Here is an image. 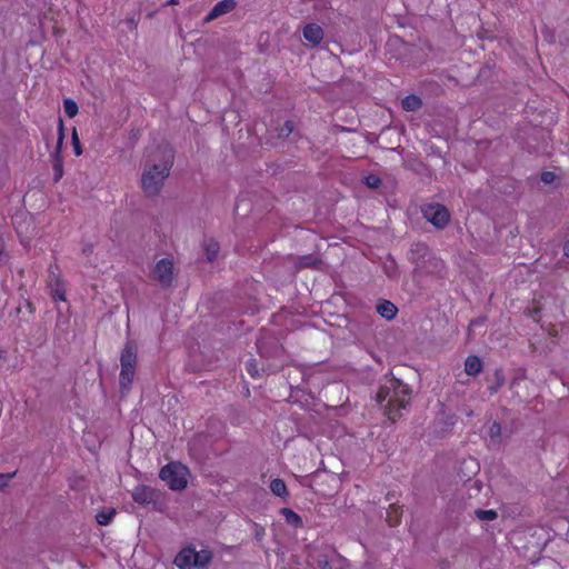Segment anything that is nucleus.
Masks as SVG:
<instances>
[{"label": "nucleus", "instance_id": "obj_11", "mask_svg": "<svg viewBox=\"0 0 569 569\" xmlns=\"http://www.w3.org/2000/svg\"><path fill=\"white\" fill-rule=\"evenodd\" d=\"M483 365L479 357L477 356H468L465 360L463 370L465 373L470 377H476L482 371Z\"/></svg>", "mask_w": 569, "mask_h": 569}, {"label": "nucleus", "instance_id": "obj_17", "mask_svg": "<svg viewBox=\"0 0 569 569\" xmlns=\"http://www.w3.org/2000/svg\"><path fill=\"white\" fill-rule=\"evenodd\" d=\"M212 555L209 550L196 551V567L203 568L210 563Z\"/></svg>", "mask_w": 569, "mask_h": 569}, {"label": "nucleus", "instance_id": "obj_24", "mask_svg": "<svg viewBox=\"0 0 569 569\" xmlns=\"http://www.w3.org/2000/svg\"><path fill=\"white\" fill-rule=\"evenodd\" d=\"M16 476V471L12 473H0V490L8 487L9 481Z\"/></svg>", "mask_w": 569, "mask_h": 569}, {"label": "nucleus", "instance_id": "obj_20", "mask_svg": "<svg viewBox=\"0 0 569 569\" xmlns=\"http://www.w3.org/2000/svg\"><path fill=\"white\" fill-rule=\"evenodd\" d=\"M63 110L69 118H73L77 116L79 109L74 100L67 98L63 100Z\"/></svg>", "mask_w": 569, "mask_h": 569}, {"label": "nucleus", "instance_id": "obj_34", "mask_svg": "<svg viewBox=\"0 0 569 569\" xmlns=\"http://www.w3.org/2000/svg\"><path fill=\"white\" fill-rule=\"evenodd\" d=\"M170 3H171V4H177V3H178V0H170Z\"/></svg>", "mask_w": 569, "mask_h": 569}, {"label": "nucleus", "instance_id": "obj_27", "mask_svg": "<svg viewBox=\"0 0 569 569\" xmlns=\"http://www.w3.org/2000/svg\"><path fill=\"white\" fill-rule=\"evenodd\" d=\"M366 183L369 188H377L380 184V179L376 176H369L366 178Z\"/></svg>", "mask_w": 569, "mask_h": 569}, {"label": "nucleus", "instance_id": "obj_33", "mask_svg": "<svg viewBox=\"0 0 569 569\" xmlns=\"http://www.w3.org/2000/svg\"><path fill=\"white\" fill-rule=\"evenodd\" d=\"M287 130H288V133L292 131V128L289 126V123H287Z\"/></svg>", "mask_w": 569, "mask_h": 569}, {"label": "nucleus", "instance_id": "obj_31", "mask_svg": "<svg viewBox=\"0 0 569 569\" xmlns=\"http://www.w3.org/2000/svg\"><path fill=\"white\" fill-rule=\"evenodd\" d=\"M53 299H54V301H64V300H66V297H64V295H63L62 292H60V291H58V290H57V291L53 293Z\"/></svg>", "mask_w": 569, "mask_h": 569}, {"label": "nucleus", "instance_id": "obj_13", "mask_svg": "<svg viewBox=\"0 0 569 569\" xmlns=\"http://www.w3.org/2000/svg\"><path fill=\"white\" fill-rule=\"evenodd\" d=\"M377 312L382 318L391 320L397 316L398 309L392 302L383 300L377 305Z\"/></svg>", "mask_w": 569, "mask_h": 569}, {"label": "nucleus", "instance_id": "obj_29", "mask_svg": "<svg viewBox=\"0 0 569 569\" xmlns=\"http://www.w3.org/2000/svg\"><path fill=\"white\" fill-rule=\"evenodd\" d=\"M208 251V259L211 260L214 258V256L218 252V244L217 243H210L207 248Z\"/></svg>", "mask_w": 569, "mask_h": 569}, {"label": "nucleus", "instance_id": "obj_6", "mask_svg": "<svg viewBox=\"0 0 569 569\" xmlns=\"http://www.w3.org/2000/svg\"><path fill=\"white\" fill-rule=\"evenodd\" d=\"M153 277L163 286H169L173 279V263L168 258L160 259L154 267Z\"/></svg>", "mask_w": 569, "mask_h": 569}, {"label": "nucleus", "instance_id": "obj_2", "mask_svg": "<svg viewBox=\"0 0 569 569\" xmlns=\"http://www.w3.org/2000/svg\"><path fill=\"white\" fill-rule=\"evenodd\" d=\"M190 470L179 461H171L159 471V478L173 491H182L188 486Z\"/></svg>", "mask_w": 569, "mask_h": 569}, {"label": "nucleus", "instance_id": "obj_15", "mask_svg": "<svg viewBox=\"0 0 569 569\" xmlns=\"http://www.w3.org/2000/svg\"><path fill=\"white\" fill-rule=\"evenodd\" d=\"M269 487H270L271 492L277 497L286 499L289 496L287 485L280 478H276V479L271 480Z\"/></svg>", "mask_w": 569, "mask_h": 569}, {"label": "nucleus", "instance_id": "obj_7", "mask_svg": "<svg viewBox=\"0 0 569 569\" xmlns=\"http://www.w3.org/2000/svg\"><path fill=\"white\" fill-rule=\"evenodd\" d=\"M196 549L191 547L183 548L176 556L173 563L179 569H193L196 568Z\"/></svg>", "mask_w": 569, "mask_h": 569}, {"label": "nucleus", "instance_id": "obj_22", "mask_svg": "<svg viewBox=\"0 0 569 569\" xmlns=\"http://www.w3.org/2000/svg\"><path fill=\"white\" fill-rule=\"evenodd\" d=\"M246 370L252 378L260 377L259 363L256 359H249L246 363Z\"/></svg>", "mask_w": 569, "mask_h": 569}, {"label": "nucleus", "instance_id": "obj_32", "mask_svg": "<svg viewBox=\"0 0 569 569\" xmlns=\"http://www.w3.org/2000/svg\"><path fill=\"white\" fill-rule=\"evenodd\" d=\"M4 362V357H3V353L0 351V367L3 365Z\"/></svg>", "mask_w": 569, "mask_h": 569}, {"label": "nucleus", "instance_id": "obj_5", "mask_svg": "<svg viewBox=\"0 0 569 569\" xmlns=\"http://www.w3.org/2000/svg\"><path fill=\"white\" fill-rule=\"evenodd\" d=\"M423 217L437 228H443L450 220V213L446 207L439 203L427 204Z\"/></svg>", "mask_w": 569, "mask_h": 569}, {"label": "nucleus", "instance_id": "obj_12", "mask_svg": "<svg viewBox=\"0 0 569 569\" xmlns=\"http://www.w3.org/2000/svg\"><path fill=\"white\" fill-rule=\"evenodd\" d=\"M402 517V507L391 503L387 509L386 521L390 527H396L400 523Z\"/></svg>", "mask_w": 569, "mask_h": 569}, {"label": "nucleus", "instance_id": "obj_14", "mask_svg": "<svg viewBox=\"0 0 569 569\" xmlns=\"http://www.w3.org/2000/svg\"><path fill=\"white\" fill-rule=\"evenodd\" d=\"M280 513L284 517L287 523L293 526L295 528H300L303 526L302 518L290 508L280 509Z\"/></svg>", "mask_w": 569, "mask_h": 569}, {"label": "nucleus", "instance_id": "obj_18", "mask_svg": "<svg viewBox=\"0 0 569 569\" xmlns=\"http://www.w3.org/2000/svg\"><path fill=\"white\" fill-rule=\"evenodd\" d=\"M116 516L114 509L99 511L96 516V520L100 526H108L113 517Z\"/></svg>", "mask_w": 569, "mask_h": 569}, {"label": "nucleus", "instance_id": "obj_23", "mask_svg": "<svg viewBox=\"0 0 569 569\" xmlns=\"http://www.w3.org/2000/svg\"><path fill=\"white\" fill-rule=\"evenodd\" d=\"M71 142H72L74 154L78 156V157L81 156L82 154V147H81L80 139H79V136H78V132H77L76 128H73V130H72Z\"/></svg>", "mask_w": 569, "mask_h": 569}, {"label": "nucleus", "instance_id": "obj_10", "mask_svg": "<svg viewBox=\"0 0 569 569\" xmlns=\"http://www.w3.org/2000/svg\"><path fill=\"white\" fill-rule=\"evenodd\" d=\"M303 38L306 41H308L311 46H318L322 39H323V30L322 28L317 23H309L303 28Z\"/></svg>", "mask_w": 569, "mask_h": 569}, {"label": "nucleus", "instance_id": "obj_28", "mask_svg": "<svg viewBox=\"0 0 569 569\" xmlns=\"http://www.w3.org/2000/svg\"><path fill=\"white\" fill-rule=\"evenodd\" d=\"M56 179L59 180L62 177V161L58 158L54 162Z\"/></svg>", "mask_w": 569, "mask_h": 569}, {"label": "nucleus", "instance_id": "obj_30", "mask_svg": "<svg viewBox=\"0 0 569 569\" xmlns=\"http://www.w3.org/2000/svg\"><path fill=\"white\" fill-rule=\"evenodd\" d=\"M563 254L569 258V233L566 236L563 246H562Z\"/></svg>", "mask_w": 569, "mask_h": 569}, {"label": "nucleus", "instance_id": "obj_9", "mask_svg": "<svg viewBox=\"0 0 569 569\" xmlns=\"http://www.w3.org/2000/svg\"><path fill=\"white\" fill-rule=\"evenodd\" d=\"M236 8L234 0H221L219 1L206 17V22H210L223 14L231 12Z\"/></svg>", "mask_w": 569, "mask_h": 569}, {"label": "nucleus", "instance_id": "obj_3", "mask_svg": "<svg viewBox=\"0 0 569 569\" xmlns=\"http://www.w3.org/2000/svg\"><path fill=\"white\" fill-rule=\"evenodd\" d=\"M138 358V348L134 343L128 342L126 343L121 357H120V385L122 388H128L134 377L136 365Z\"/></svg>", "mask_w": 569, "mask_h": 569}, {"label": "nucleus", "instance_id": "obj_21", "mask_svg": "<svg viewBox=\"0 0 569 569\" xmlns=\"http://www.w3.org/2000/svg\"><path fill=\"white\" fill-rule=\"evenodd\" d=\"M475 515L479 520H485V521H492V520L497 519V517H498L497 511L493 509H488V510L477 509L475 511Z\"/></svg>", "mask_w": 569, "mask_h": 569}, {"label": "nucleus", "instance_id": "obj_4", "mask_svg": "<svg viewBox=\"0 0 569 569\" xmlns=\"http://www.w3.org/2000/svg\"><path fill=\"white\" fill-rule=\"evenodd\" d=\"M388 398V403L385 408V415L387 418L395 422L401 417V410L407 408L408 400L405 397H400V393H376L377 403L381 405Z\"/></svg>", "mask_w": 569, "mask_h": 569}, {"label": "nucleus", "instance_id": "obj_1", "mask_svg": "<svg viewBox=\"0 0 569 569\" xmlns=\"http://www.w3.org/2000/svg\"><path fill=\"white\" fill-rule=\"evenodd\" d=\"M172 163L173 152L170 148H162L151 156L141 174V188L147 196L153 197L161 191Z\"/></svg>", "mask_w": 569, "mask_h": 569}, {"label": "nucleus", "instance_id": "obj_16", "mask_svg": "<svg viewBox=\"0 0 569 569\" xmlns=\"http://www.w3.org/2000/svg\"><path fill=\"white\" fill-rule=\"evenodd\" d=\"M501 443V426L493 421L489 428V446L497 447Z\"/></svg>", "mask_w": 569, "mask_h": 569}, {"label": "nucleus", "instance_id": "obj_25", "mask_svg": "<svg viewBox=\"0 0 569 569\" xmlns=\"http://www.w3.org/2000/svg\"><path fill=\"white\" fill-rule=\"evenodd\" d=\"M63 139H64L63 122H62V120L60 119V120H59V128H58V142H57V148H58V150H60V149H61L62 143H63Z\"/></svg>", "mask_w": 569, "mask_h": 569}, {"label": "nucleus", "instance_id": "obj_8", "mask_svg": "<svg viewBox=\"0 0 569 569\" xmlns=\"http://www.w3.org/2000/svg\"><path fill=\"white\" fill-rule=\"evenodd\" d=\"M132 499L141 506H147L154 501L156 490L146 485L137 486L132 491Z\"/></svg>", "mask_w": 569, "mask_h": 569}, {"label": "nucleus", "instance_id": "obj_26", "mask_svg": "<svg viewBox=\"0 0 569 569\" xmlns=\"http://www.w3.org/2000/svg\"><path fill=\"white\" fill-rule=\"evenodd\" d=\"M541 180L546 184H550V183H552L556 180V174L553 172H551V171L543 172L541 174Z\"/></svg>", "mask_w": 569, "mask_h": 569}, {"label": "nucleus", "instance_id": "obj_19", "mask_svg": "<svg viewBox=\"0 0 569 569\" xmlns=\"http://www.w3.org/2000/svg\"><path fill=\"white\" fill-rule=\"evenodd\" d=\"M402 108L408 111H415L421 106V100L416 96H408L401 101Z\"/></svg>", "mask_w": 569, "mask_h": 569}]
</instances>
